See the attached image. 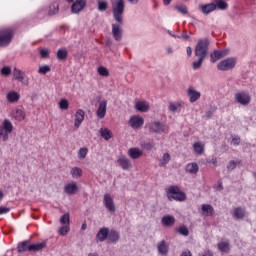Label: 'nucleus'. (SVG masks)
I'll return each instance as SVG.
<instances>
[{
	"label": "nucleus",
	"instance_id": "nucleus-6",
	"mask_svg": "<svg viewBox=\"0 0 256 256\" xmlns=\"http://www.w3.org/2000/svg\"><path fill=\"white\" fill-rule=\"evenodd\" d=\"M236 103L242 105L243 107H247L251 103V94L245 90L237 92L234 95Z\"/></svg>",
	"mask_w": 256,
	"mask_h": 256
},
{
	"label": "nucleus",
	"instance_id": "nucleus-38",
	"mask_svg": "<svg viewBox=\"0 0 256 256\" xmlns=\"http://www.w3.org/2000/svg\"><path fill=\"white\" fill-rule=\"evenodd\" d=\"M109 9V3L105 0H98V11L103 12Z\"/></svg>",
	"mask_w": 256,
	"mask_h": 256
},
{
	"label": "nucleus",
	"instance_id": "nucleus-23",
	"mask_svg": "<svg viewBox=\"0 0 256 256\" xmlns=\"http://www.w3.org/2000/svg\"><path fill=\"white\" fill-rule=\"evenodd\" d=\"M121 239V235L117 230H109L108 232V243H117Z\"/></svg>",
	"mask_w": 256,
	"mask_h": 256
},
{
	"label": "nucleus",
	"instance_id": "nucleus-43",
	"mask_svg": "<svg viewBox=\"0 0 256 256\" xmlns=\"http://www.w3.org/2000/svg\"><path fill=\"white\" fill-rule=\"evenodd\" d=\"M198 61L193 62L192 67L193 69H201V65H203V62L205 61V58L203 57H198Z\"/></svg>",
	"mask_w": 256,
	"mask_h": 256
},
{
	"label": "nucleus",
	"instance_id": "nucleus-53",
	"mask_svg": "<svg viewBox=\"0 0 256 256\" xmlns=\"http://www.w3.org/2000/svg\"><path fill=\"white\" fill-rule=\"evenodd\" d=\"M142 147L144 149H146V151H151V149H153V147H155V144L151 143V142H146L142 145Z\"/></svg>",
	"mask_w": 256,
	"mask_h": 256
},
{
	"label": "nucleus",
	"instance_id": "nucleus-59",
	"mask_svg": "<svg viewBox=\"0 0 256 256\" xmlns=\"http://www.w3.org/2000/svg\"><path fill=\"white\" fill-rule=\"evenodd\" d=\"M202 256H213V253L209 250H207L206 252H204V254Z\"/></svg>",
	"mask_w": 256,
	"mask_h": 256
},
{
	"label": "nucleus",
	"instance_id": "nucleus-4",
	"mask_svg": "<svg viewBox=\"0 0 256 256\" xmlns=\"http://www.w3.org/2000/svg\"><path fill=\"white\" fill-rule=\"evenodd\" d=\"M167 193L169 201H185L187 199V195L181 191L179 186H170Z\"/></svg>",
	"mask_w": 256,
	"mask_h": 256
},
{
	"label": "nucleus",
	"instance_id": "nucleus-33",
	"mask_svg": "<svg viewBox=\"0 0 256 256\" xmlns=\"http://www.w3.org/2000/svg\"><path fill=\"white\" fill-rule=\"evenodd\" d=\"M245 215H247V212L245 211V208L237 207V208L234 209V217L236 219H245Z\"/></svg>",
	"mask_w": 256,
	"mask_h": 256
},
{
	"label": "nucleus",
	"instance_id": "nucleus-50",
	"mask_svg": "<svg viewBox=\"0 0 256 256\" xmlns=\"http://www.w3.org/2000/svg\"><path fill=\"white\" fill-rule=\"evenodd\" d=\"M179 107H181V104L170 103L169 104V111H171L172 113H176V111L179 110Z\"/></svg>",
	"mask_w": 256,
	"mask_h": 256
},
{
	"label": "nucleus",
	"instance_id": "nucleus-2",
	"mask_svg": "<svg viewBox=\"0 0 256 256\" xmlns=\"http://www.w3.org/2000/svg\"><path fill=\"white\" fill-rule=\"evenodd\" d=\"M112 13L115 21L123 25V13H125V0H116L112 4Z\"/></svg>",
	"mask_w": 256,
	"mask_h": 256
},
{
	"label": "nucleus",
	"instance_id": "nucleus-37",
	"mask_svg": "<svg viewBox=\"0 0 256 256\" xmlns=\"http://www.w3.org/2000/svg\"><path fill=\"white\" fill-rule=\"evenodd\" d=\"M67 49L65 48H61L57 51V59H59V61H65V59H67Z\"/></svg>",
	"mask_w": 256,
	"mask_h": 256
},
{
	"label": "nucleus",
	"instance_id": "nucleus-47",
	"mask_svg": "<svg viewBox=\"0 0 256 256\" xmlns=\"http://www.w3.org/2000/svg\"><path fill=\"white\" fill-rule=\"evenodd\" d=\"M175 9L182 15H187V13H188L187 6H185V5H178L175 7Z\"/></svg>",
	"mask_w": 256,
	"mask_h": 256
},
{
	"label": "nucleus",
	"instance_id": "nucleus-54",
	"mask_svg": "<svg viewBox=\"0 0 256 256\" xmlns=\"http://www.w3.org/2000/svg\"><path fill=\"white\" fill-rule=\"evenodd\" d=\"M40 55L43 59H47V57H49V50L48 49H42L40 51Z\"/></svg>",
	"mask_w": 256,
	"mask_h": 256
},
{
	"label": "nucleus",
	"instance_id": "nucleus-15",
	"mask_svg": "<svg viewBox=\"0 0 256 256\" xmlns=\"http://www.w3.org/2000/svg\"><path fill=\"white\" fill-rule=\"evenodd\" d=\"M112 35L115 41H121L123 37V28L119 24L112 25Z\"/></svg>",
	"mask_w": 256,
	"mask_h": 256
},
{
	"label": "nucleus",
	"instance_id": "nucleus-36",
	"mask_svg": "<svg viewBox=\"0 0 256 256\" xmlns=\"http://www.w3.org/2000/svg\"><path fill=\"white\" fill-rule=\"evenodd\" d=\"M218 249L221 251V253H229V242L228 241H222L218 243Z\"/></svg>",
	"mask_w": 256,
	"mask_h": 256
},
{
	"label": "nucleus",
	"instance_id": "nucleus-63",
	"mask_svg": "<svg viewBox=\"0 0 256 256\" xmlns=\"http://www.w3.org/2000/svg\"><path fill=\"white\" fill-rule=\"evenodd\" d=\"M190 37H189V35H187V34H183L182 35V39H189Z\"/></svg>",
	"mask_w": 256,
	"mask_h": 256
},
{
	"label": "nucleus",
	"instance_id": "nucleus-48",
	"mask_svg": "<svg viewBox=\"0 0 256 256\" xmlns=\"http://www.w3.org/2000/svg\"><path fill=\"white\" fill-rule=\"evenodd\" d=\"M61 225H69V213H65L60 218Z\"/></svg>",
	"mask_w": 256,
	"mask_h": 256
},
{
	"label": "nucleus",
	"instance_id": "nucleus-29",
	"mask_svg": "<svg viewBox=\"0 0 256 256\" xmlns=\"http://www.w3.org/2000/svg\"><path fill=\"white\" fill-rule=\"evenodd\" d=\"M200 9L202 13H204V15H209V13H213V11L217 9V5L210 3V4L202 5Z\"/></svg>",
	"mask_w": 256,
	"mask_h": 256
},
{
	"label": "nucleus",
	"instance_id": "nucleus-10",
	"mask_svg": "<svg viewBox=\"0 0 256 256\" xmlns=\"http://www.w3.org/2000/svg\"><path fill=\"white\" fill-rule=\"evenodd\" d=\"M128 124L132 127V129H141L145 124V119L139 115H133Z\"/></svg>",
	"mask_w": 256,
	"mask_h": 256
},
{
	"label": "nucleus",
	"instance_id": "nucleus-39",
	"mask_svg": "<svg viewBox=\"0 0 256 256\" xmlns=\"http://www.w3.org/2000/svg\"><path fill=\"white\" fill-rule=\"evenodd\" d=\"M58 107L62 111H67V109H69V101L65 98L61 99L58 103Z\"/></svg>",
	"mask_w": 256,
	"mask_h": 256
},
{
	"label": "nucleus",
	"instance_id": "nucleus-61",
	"mask_svg": "<svg viewBox=\"0 0 256 256\" xmlns=\"http://www.w3.org/2000/svg\"><path fill=\"white\" fill-rule=\"evenodd\" d=\"M212 165H214L215 167H217V158H213V159H212Z\"/></svg>",
	"mask_w": 256,
	"mask_h": 256
},
{
	"label": "nucleus",
	"instance_id": "nucleus-21",
	"mask_svg": "<svg viewBox=\"0 0 256 256\" xmlns=\"http://www.w3.org/2000/svg\"><path fill=\"white\" fill-rule=\"evenodd\" d=\"M84 119H85V111H83L82 109L77 110L75 114V122H74L75 127H80Z\"/></svg>",
	"mask_w": 256,
	"mask_h": 256
},
{
	"label": "nucleus",
	"instance_id": "nucleus-58",
	"mask_svg": "<svg viewBox=\"0 0 256 256\" xmlns=\"http://www.w3.org/2000/svg\"><path fill=\"white\" fill-rule=\"evenodd\" d=\"M181 256H193V255L191 254V251H185L181 254Z\"/></svg>",
	"mask_w": 256,
	"mask_h": 256
},
{
	"label": "nucleus",
	"instance_id": "nucleus-5",
	"mask_svg": "<svg viewBox=\"0 0 256 256\" xmlns=\"http://www.w3.org/2000/svg\"><path fill=\"white\" fill-rule=\"evenodd\" d=\"M11 133H13V123L9 119H4L0 126V140L9 141Z\"/></svg>",
	"mask_w": 256,
	"mask_h": 256
},
{
	"label": "nucleus",
	"instance_id": "nucleus-25",
	"mask_svg": "<svg viewBox=\"0 0 256 256\" xmlns=\"http://www.w3.org/2000/svg\"><path fill=\"white\" fill-rule=\"evenodd\" d=\"M8 103H17L21 99V95L18 92L10 91L6 95Z\"/></svg>",
	"mask_w": 256,
	"mask_h": 256
},
{
	"label": "nucleus",
	"instance_id": "nucleus-18",
	"mask_svg": "<svg viewBox=\"0 0 256 256\" xmlns=\"http://www.w3.org/2000/svg\"><path fill=\"white\" fill-rule=\"evenodd\" d=\"M86 2L85 0H76L71 7L72 13H80L85 9Z\"/></svg>",
	"mask_w": 256,
	"mask_h": 256
},
{
	"label": "nucleus",
	"instance_id": "nucleus-34",
	"mask_svg": "<svg viewBox=\"0 0 256 256\" xmlns=\"http://www.w3.org/2000/svg\"><path fill=\"white\" fill-rule=\"evenodd\" d=\"M12 117H14L16 121H23L25 119V112L21 109H16L12 113Z\"/></svg>",
	"mask_w": 256,
	"mask_h": 256
},
{
	"label": "nucleus",
	"instance_id": "nucleus-30",
	"mask_svg": "<svg viewBox=\"0 0 256 256\" xmlns=\"http://www.w3.org/2000/svg\"><path fill=\"white\" fill-rule=\"evenodd\" d=\"M161 221L164 227H172V225H175V217L171 215L164 216Z\"/></svg>",
	"mask_w": 256,
	"mask_h": 256
},
{
	"label": "nucleus",
	"instance_id": "nucleus-22",
	"mask_svg": "<svg viewBox=\"0 0 256 256\" xmlns=\"http://www.w3.org/2000/svg\"><path fill=\"white\" fill-rule=\"evenodd\" d=\"M185 171L186 173H190V175H197V173H199V165L197 162L188 163Z\"/></svg>",
	"mask_w": 256,
	"mask_h": 256
},
{
	"label": "nucleus",
	"instance_id": "nucleus-32",
	"mask_svg": "<svg viewBox=\"0 0 256 256\" xmlns=\"http://www.w3.org/2000/svg\"><path fill=\"white\" fill-rule=\"evenodd\" d=\"M158 252L161 255H167V253H169V245L165 242V240H162L159 244H158Z\"/></svg>",
	"mask_w": 256,
	"mask_h": 256
},
{
	"label": "nucleus",
	"instance_id": "nucleus-44",
	"mask_svg": "<svg viewBox=\"0 0 256 256\" xmlns=\"http://www.w3.org/2000/svg\"><path fill=\"white\" fill-rule=\"evenodd\" d=\"M0 73L3 77H9L11 75V67L4 66L1 68Z\"/></svg>",
	"mask_w": 256,
	"mask_h": 256
},
{
	"label": "nucleus",
	"instance_id": "nucleus-51",
	"mask_svg": "<svg viewBox=\"0 0 256 256\" xmlns=\"http://www.w3.org/2000/svg\"><path fill=\"white\" fill-rule=\"evenodd\" d=\"M178 233L184 237H187L189 235V229L186 226H181L178 230Z\"/></svg>",
	"mask_w": 256,
	"mask_h": 256
},
{
	"label": "nucleus",
	"instance_id": "nucleus-7",
	"mask_svg": "<svg viewBox=\"0 0 256 256\" xmlns=\"http://www.w3.org/2000/svg\"><path fill=\"white\" fill-rule=\"evenodd\" d=\"M13 30L10 28L0 30V47H5L13 40Z\"/></svg>",
	"mask_w": 256,
	"mask_h": 256
},
{
	"label": "nucleus",
	"instance_id": "nucleus-3",
	"mask_svg": "<svg viewBox=\"0 0 256 256\" xmlns=\"http://www.w3.org/2000/svg\"><path fill=\"white\" fill-rule=\"evenodd\" d=\"M194 53L196 57H202L205 59L209 53V40L207 38L198 40Z\"/></svg>",
	"mask_w": 256,
	"mask_h": 256
},
{
	"label": "nucleus",
	"instance_id": "nucleus-40",
	"mask_svg": "<svg viewBox=\"0 0 256 256\" xmlns=\"http://www.w3.org/2000/svg\"><path fill=\"white\" fill-rule=\"evenodd\" d=\"M171 161V155L169 153H164L162 159L160 160V167H165L167 163Z\"/></svg>",
	"mask_w": 256,
	"mask_h": 256
},
{
	"label": "nucleus",
	"instance_id": "nucleus-14",
	"mask_svg": "<svg viewBox=\"0 0 256 256\" xmlns=\"http://www.w3.org/2000/svg\"><path fill=\"white\" fill-rule=\"evenodd\" d=\"M201 211L203 217H213V215H215V208H213L211 204H202Z\"/></svg>",
	"mask_w": 256,
	"mask_h": 256
},
{
	"label": "nucleus",
	"instance_id": "nucleus-64",
	"mask_svg": "<svg viewBox=\"0 0 256 256\" xmlns=\"http://www.w3.org/2000/svg\"><path fill=\"white\" fill-rule=\"evenodd\" d=\"M88 256H99L98 253H89Z\"/></svg>",
	"mask_w": 256,
	"mask_h": 256
},
{
	"label": "nucleus",
	"instance_id": "nucleus-17",
	"mask_svg": "<svg viewBox=\"0 0 256 256\" xmlns=\"http://www.w3.org/2000/svg\"><path fill=\"white\" fill-rule=\"evenodd\" d=\"M225 55H227L225 50H215L212 54H210V61L211 63H217V61L222 59V57H225Z\"/></svg>",
	"mask_w": 256,
	"mask_h": 256
},
{
	"label": "nucleus",
	"instance_id": "nucleus-31",
	"mask_svg": "<svg viewBox=\"0 0 256 256\" xmlns=\"http://www.w3.org/2000/svg\"><path fill=\"white\" fill-rule=\"evenodd\" d=\"M99 133L101 135L102 139H105V141H109L113 137V132L109 130V128H101L99 130Z\"/></svg>",
	"mask_w": 256,
	"mask_h": 256
},
{
	"label": "nucleus",
	"instance_id": "nucleus-26",
	"mask_svg": "<svg viewBox=\"0 0 256 256\" xmlns=\"http://www.w3.org/2000/svg\"><path fill=\"white\" fill-rule=\"evenodd\" d=\"M118 164L124 171L131 169V161H129V159H127L125 156L118 158Z\"/></svg>",
	"mask_w": 256,
	"mask_h": 256
},
{
	"label": "nucleus",
	"instance_id": "nucleus-20",
	"mask_svg": "<svg viewBox=\"0 0 256 256\" xmlns=\"http://www.w3.org/2000/svg\"><path fill=\"white\" fill-rule=\"evenodd\" d=\"M108 238L109 228H101L96 235V239H98L100 243H103V241H106V239L108 240Z\"/></svg>",
	"mask_w": 256,
	"mask_h": 256
},
{
	"label": "nucleus",
	"instance_id": "nucleus-42",
	"mask_svg": "<svg viewBox=\"0 0 256 256\" xmlns=\"http://www.w3.org/2000/svg\"><path fill=\"white\" fill-rule=\"evenodd\" d=\"M237 165H241V160H231L227 165L228 171H233V169L237 168Z\"/></svg>",
	"mask_w": 256,
	"mask_h": 256
},
{
	"label": "nucleus",
	"instance_id": "nucleus-56",
	"mask_svg": "<svg viewBox=\"0 0 256 256\" xmlns=\"http://www.w3.org/2000/svg\"><path fill=\"white\" fill-rule=\"evenodd\" d=\"M232 143H233L234 145H239V143H241V138H240V137H234V138L232 139Z\"/></svg>",
	"mask_w": 256,
	"mask_h": 256
},
{
	"label": "nucleus",
	"instance_id": "nucleus-45",
	"mask_svg": "<svg viewBox=\"0 0 256 256\" xmlns=\"http://www.w3.org/2000/svg\"><path fill=\"white\" fill-rule=\"evenodd\" d=\"M87 153H89V149L81 148L78 152L79 159H85L87 157Z\"/></svg>",
	"mask_w": 256,
	"mask_h": 256
},
{
	"label": "nucleus",
	"instance_id": "nucleus-46",
	"mask_svg": "<svg viewBox=\"0 0 256 256\" xmlns=\"http://www.w3.org/2000/svg\"><path fill=\"white\" fill-rule=\"evenodd\" d=\"M51 71V67L49 65H45L39 68L38 73L41 75H47Z\"/></svg>",
	"mask_w": 256,
	"mask_h": 256
},
{
	"label": "nucleus",
	"instance_id": "nucleus-57",
	"mask_svg": "<svg viewBox=\"0 0 256 256\" xmlns=\"http://www.w3.org/2000/svg\"><path fill=\"white\" fill-rule=\"evenodd\" d=\"M186 53H187L188 57H191V55H193V49L191 48V46H188L186 48Z\"/></svg>",
	"mask_w": 256,
	"mask_h": 256
},
{
	"label": "nucleus",
	"instance_id": "nucleus-1",
	"mask_svg": "<svg viewBox=\"0 0 256 256\" xmlns=\"http://www.w3.org/2000/svg\"><path fill=\"white\" fill-rule=\"evenodd\" d=\"M47 247V241H43L36 244H31L29 240L20 242L18 244V253H25V251L35 252V251H43Z\"/></svg>",
	"mask_w": 256,
	"mask_h": 256
},
{
	"label": "nucleus",
	"instance_id": "nucleus-24",
	"mask_svg": "<svg viewBox=\"0 0 256 256\" xmlns=\"http://www.w3.org/2000/svg\"><path fill=\"white\" fill-rule=\"evenodd\" d=\"M128 155L131 157V159H139L143 157V150L139 148H130L128 150Z\"/></svg>",
	"mask_w": 256,
	"mask_h": 256
},
{
	"label": "nucleus",
	"instance_id": "nucleus-55",
	"mask_svg": "<svg viewBox=\"0 0 256 256\" xmlns=\"http://www.w3.org/2000/svg\"><path fill=\"white\" fill-rule=\"evenodd\" d=\"M10 211H11L10 208L3 207V206L0 207V215H5V213H9Z\"/></svg>",
	"mask_w": 256,
	"mask_h": 256
},
{
	"label": "nucleus",
	"instance_id": "nucleus-35",
	"mask_svg": "<svg viewBox=\"0 0 256 256\" xmlns=\"http://www.w3.org/2000/svg\"><path fill=\"white\" fill-rule=\"evenodd\" d=\"M70 175L73 177V179H79L83 176V170L79 167H74L71 169Z\"/></svg>",
	"mask_w": 256,
	"mask_h": 256
},
{
	"label": "nucleus",
	"instance_id": "nucleus-41",
	"mask_svg": "<svg viewBox=\"0 0 256 256\" xmlns=\"http://www.w3.org/2000/svg\"><path fill=\"white\" fill-rule=\"evenodd\" d=\"M97 73L98 75H100V77H109V70L104 66H99L97 69Z\"/></svg>",
	"mask_w": 256,
	"mask_h": 256
},
{
	"label": "nucleus",
	"instance_id": "nucleus-49",
	"mask_svg": "<svg viewBox=\"0 0 256 256\" xmlns=\"http://www.w3.org/2000/svg\"><path fill=\"white\" fill-rule=\"evenodd\" d=\"M216 6L218 7V9H221L222 11H225V9H227L229 7V4H227V2L220 0Z\"/></svg>",
	"mask_w": 256,
	"mask_h": 256
},
{
	"label": "nucleus",
	"instance_id": "nucleus-62",
	"mask_svg": "<svg viewBox=\"0 0 256 256\" xmlns=\"http://www.w3.org/2000/svg\"><path fill=\"white\" fill-rule=\"evenodd\" d=\"M218 191H223V183H219V185H218Z\"/></svg>",
	"mask_w": 256,
	"mask_h": 256
},
{
	"label": "nucleus",
	"instance_id": "nucleus-13",
	"mask_svg": "<svg viewBox=\"0 0 256 256\" xmlns=\"http://www.w3.org/2000/svg\"><path fill=\"white\" fill-rule=\"evenodd\" d=\"M107 115V100H101L98 106V109L96 110V117L98 119H105V116Z\"/></svg>",
	"mask_w": 256,
	"mask_h": 256
},
{
	"label": "nucleus",
	"instance_id": "nucleus-27",
	"mask_svg": "<svg viewBox=\"0 0 256 256\" xmlns=\"http://www.w3.org/2000/svg\"><path fill=\"white\" fill-rule=\"evenodd\" d=\"M135 108L137 111H140V113H147L149 111V103L146 101H138L135 104Z\"/></svg>",
	"mask_w": 256,
	"mask_h": 256
},
{
	"label": "nucleus",
	"instance_id": "nucleus-16",
	"mask_svg": "<svg viewBox=\"0 0 256 256\" xmlns=\"http://www.w3.org/2000/svg\"><path fill=\"white\" fill-rule=\"evenodd\" d=\"M188 97H190V103H195L201 99V92H197L193 87L188 88Z\"/></svg>",
	"mask_w": 256,
	"mask_h": 256
},
{
	"label": "nucleus",
	"instance_id": "nucleus-19",
	"mask_svg": "<svg viewBox=\"0 0 256 256\" xmlns=\"http://www.w3.org/2000/svg\"><path fill=\"white\" fill-rule=\"evenodd\" d=\"M64 191L67 193V195H75V193L79 191V188L77 187V183L71 182V183H67L64 186Z\"/></svg>",
	"mask_w": 256,
	"mask_h": 256
},
{
	"label": "nucleus",
	"instance_id": "nucleus-12",
	"mask_svg": "<svg viewBox=\"0 0 256 256\" xmlns=\"http://www.w3.org/2000/svg\"><path fill=\"white\" fill-rule=\"evenodd\" d=\"M103 201H104V206L106 207V209L110 213H115L116 209H115V202L113 201V196H111V194H105Z\"/></svg>",
	"mask_w": 256,
	"mask_h": 256
},
{
	"label": "nucleus",
	"instance_id": "nucleus-11",
	"mask_svg": "<svg viewBox=\"0 0 256 256\" xmlns=\"http://www.w3.org/2000/svg\"><path fill=\"white\" fill-rule=\"evenodd\" d=\"M148 128L152 133H165V131H167L165 124L159 121L148 124Z\"/></svg>",
	"mask_w": 256,
	"mask_h": 256
},
{
	"label": "nucleus",
	"instance_id": "nucleus-8",
	"mask_svg": "<svg viewBox=\"0 0 256 256\" xmlns=\"http://www.w3.org/2000/svg\"><path fill=\"white\" fill-rule=\"evenodd\" d=\"M237 64V60L235 58L225 59L217 64V69L219 71H230V69H234Z\"/></svg>",
	"mask_w": 256,
	"mask_h": 256
},
{
	"label": "nucleus",
	"instance_id": "nucleus-60",
	"mask_svg": "<svg viewBox=\"0 0 256 256\" xmlns=\"http://www.w3.org/2000/svg\"><path fill=\"white\" fill-rule=\"evenodd\" d=\"M171 1H173V0H163V4L164 5H171Z\"/></svg>",
	"mask_w": 256,
	"mask_h": 256
},
{
	"label": "nucleus",
	"instance_id": "nucleus-28",
	"mask_svg": "<svg viewBox=\"0 0 256 256\" xmlns=\"http://www.w3.org/2000/svg\"><path fill=\"white\" fill-rule=\"evenodd\" d=\"M193 149L196 155H203V153H205V144L201 141L195 142Z\"/></svg>",
	"mask_w": 256,
	"mask_h": 256
},
{
	"label": "nucleus",
	"instance_id": "nucleus-9",
	"mask_svg": "<svg viewBox=\"0 0 256 256\" xmlns=\"http://www.w3.org/2000/svg\"><path fill=\"white\" fill-rule=\"evenodd\" d=\"M13 77L16 81H19V83H22V85H29V77L23 72L21 69H18L17 67L13 68Z\"/></svg>",
	"mask_w": 256,
	"mask_h": 256
},
{
	"label": "nucleus",
	"instance_id": "nucleus-52",
	"mask_svg": "<svg viewBox=\"0 0 256 256\" xmlns=\"http://www.w3.org/2000/svg\"><path fill=\"white\" fill-rule=\"evenodd\" d=\"M68 231H70L69 225H64V226L60 227L59 234L65 236V235H67Z\"/></svg>",
	"mask_w": 256,
	"mask_h": 256
}]
</instances>
